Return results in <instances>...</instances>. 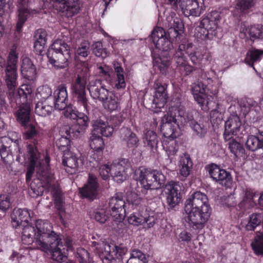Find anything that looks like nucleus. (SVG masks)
Returning a JSON list of instances; mask_svg holds the SVG:
<instances>
[{"label": "nucleus", "mask_w": 263, "mask_h": 263, "mask_svg": "<svg viewBox=\"0 0 263 263\" xmlns=\"http://www.w3.org/2000/svg\"><path fill=\"white\" fill-rule=\"evenodd\" d=\"M180 124L182 126L185 125L190 126L194 132V134L198 138H202L206 134L207 129L204 126L195 120L192 113L186 112L185 107L184 114L180 117Z\"/></svg>", "instance_id": "obj_22"}, {"label": "nucleus", "mask_w": 263, "mask_h": 263, "mask_svg": "<svg viewBox=\"0 0 263 263\" xmlns=\"http://www.w3.org/2000/svg\"><path fill=\"white\" fill-rule=\"evenodd\" d=\"M127 252V248L124 246H118L114 243L108 244L105 247L106 259L111 260L119 259Z\"/></svg>", "instance_id": "obj_34"}, {"label": "nucleus", "mask_w": 263, "mask_h": 263, "mask_svg": "<svg viewBox=\"0 0 263 263\" xmlns=\"http://www.w3.org/2000/svg\"><path fill=\"white\" fill-rule=\"evenodd\" d=\"M212 211L211 206L189 209L185 211L187 215L184 217V220L193 230H201L209 221Z\"/></svg>", "instance_id": "obj_11"}, {"label": "nucleus", "mask_w": 263, "mask_h": 263, "mask_svg": "<svg viewBox=\"0 0 263 263\" xmlns=\"http://www.w3.org/2000/svg\"><path fill=\"white\" fill-rule=\"evenodd\" d=\"M11 223L13 228L16 229L22 225L28 224L31 219L29 211L26 209H14L11 215Z\"/></svg>", "instance_id": "obj_33"}, {"label": "nucleus", "mask_w": 263, "mask_h": 263, "mask_svg": "<svg viewBox=\"0 0 263 263\" xmlns=\"http://www.w3.org/2000/svg\"><path fill=\"white\" fill-rule=\"evenodd\" d=\"M251 246L256 255L263 256V234L255 236Z\"/></svg>", "instance_id": "obj_56"}, {"label": "nucleus", "mask_w": 263, "mask_h": 263, "mask_svg": "<svg viewBox=\"0 0 263 263\" xmlns=\"http://www.w3.org/2000/svg\"><path fill=\"white\" fill-rule=\"evenodd\" d=\"M77 76L71 84L70 90L74 103L80 109L88 112L89 101L87 97L86 86L90 76L87 62H83L78 67Z\"/></svg>", "instance_id": "obj_5"}, {"label": "nucleus", "mask_w": 263, "mask_h": 263, "mask_svg": "<svg viewBox=\"0 0 263 263\" xmlns=\"http://www.w3.org/2000/svg\"><path fill=\"white\" fill-rule=\"evenodd\" d=\"M125 201L122 193H117L109 201L108 208L113 220L120 222L126 216Z\"/></svg>", "instance_id": "obj_14"}, {"label": "nucleus", "mask_w": 263, "mask_h": 263, "mask_svg": "<svg viewBox=\"0 0 263 263\" xmlns=\"http://www.w3.org/2000/svg\"><path fill=\"white\" fill-rule=\"evenodd\" d=\"M203 0H182L181 8L185 15L199 16L205 10Z\"/></svg>", "instance_id": "obj_24"}, {"label": "nucleus", "mask_w": 263, "mask_h": 263, "mask_svg": "<svg viewBox=\"0 0 263 263\" xmlns=\"http://www.w3.org/2000/svg\"><path fill=\"white\" fill-rule=\"evenodd\" d=\"M242 125L238 115H231L225 122L223 138L225 141L231 140L238 134Z\"/></svg>", "instance_id": "obj_26"}, {"label": "nucleus", "mask_w": 263, "mask_h": 263, "mask_svg": "<svg viewBox=\"0 0 263 263\" xmlns=\"http://www.w3.org/2000/svg\"><path fill=\"white\" fill-rule=\"evenodd\" d=\"M68 93L67 87L65 84L59 85L53 93V98L51 102L54 104L55 108L62 110H66L70 104L68 105Z\"/></svg>", "instance_id": "obj_27"}, {"label": "nucleus", "mask_w": 263, "mask_h": 263, "mask_svg": "<svg viewBox=\"0 0 263 263\" xmlns=\"http://www.w3.org/2000/svg\"><path fill=\"white\" fill-rule=\"evenodd\" d=\"M246 148L251 152L263 148V132L256 135H249L246 142Z\"/></svg>", "instance_id": "obj_37"}, {"label": "nucleus", "mask_w": 263, "mask_h": 263, "mask_svg": "<svg viewBox=\"0 0 263 263\" xmlns=\"http://www.w3.org/2000/svg\"><path fill=\"white\" fill-rule=\"evenodd\" d=\"M257 3V0H236V7L241 15H247L254 10Z\"/></svg>", "instance_id": "obj_41"}, {"label": "nucleus", "mask_w": 263, "mask_h": 263, "mask_svg": "<svg viewBox=\"0 0 263 263\" xmlns=\"http://www.w3.org/2000/svg\"><path fill=\"white\" fill-rule=\"evenodd\" d=\"M23 227L22 232V241L26 245L32 244L33 242L36 243V230L35 227H33L28 224L22 225Z\"/></svg>", "instance_id": "obj_38"}, {"label": "nucleus", "mask_w": 263, "mask_h": 263, "mask_svg": "<svg viewBox=\"0 0 263 263\" xmlns=\"http://www.w3.org/2000/svg\"><path fill=\"white\" fill-rule=\"evenodd\" d=\"M20 151L18 139L13 141L8 137L0 139V156L5 164L11 163L13 160V154H20Z\"/></svg>", "instance_id": "obj_13"}, {"label": "nucleus", "mask_w": 263, "mask_h": 263, "mask_svg": "<svg viewBox=\"0 0 263 263\" xmlns=\"http://www.w3.org/2000/svg\"><path fill=\"white\" fill-rule=\"evenodd\" d=\"M64 116L70 119L75 120L80 127L86 128L88 126L89 119L84 112L78 111L72 105H70L64 112Z\"/></svg>", "instance_id": "obj_32"}, {"label": "nucleus", "mask_w": 263, "mask_h": 263, "mask_svg": "<svg viewBox=\"0 0 263 263\" xmlns=\"http://www.w3.org/2000/svg\"><path fill=\"white\" fill-rule=\"evenodd\" d=\"M184 114V106L182 104L181 95H173L170 103L168 111L162 120L160 132L166 139L176 138L178 130L182 126L180 117Z\"/></svg>", "instance_id": "obj_4"}, {"label": "nucleus", "mask_w": 263, "mask_h": 263, "mask_svg": "<svg viewBox=\"0 0 263 263\" xmlns=\"http://www.w3.org/2000/svg\"><path fill=\"white\" fill-rule=\"evenodd\" d=\"M121 139L128 148H134L139 145V139L130 128L124 127L121 129Z\"/></svg>", "instance_id": "obj_36"}, {"label": "nucleus", "mask_w": 263, "mask_h": 263, "mask_svg": "<svg viewBox=\"0 0 263 263\" xmlns=\"http://www.w3.org/2000/svg\"><path fill=\"white\" fill-rule=\"evenodd\" d=\"M204 168L213 181L226 188L231 187L233 178L230 172L214 163L205 165Z\"/></svg>", "instance_id": "obj_12"}, {"label": "nucleus", "mask_w": 263, "mask_h": 263, "mask_svg": "<svg viewBox=\"0 0 263 263\" xmlns=\"http://www.w3.org/2000/svg\"><path fill=\"white\" fill-rule=\"evenodd\" d=\"M36 96L39 101H51L52 89L48 85L40 86L37 89Z\"/></svg>", "instance_id": "obj_54"}, {"label": "nucleus", "mask_w": 263, "mask_h": 263, "mask_svg": "<svg viewBox=\"0 0 263 263\" xmlns=\"http://www.w3.org/2000/svg\"><path fill=\"white\" fill-rule=\"evenodd\" d=\"M158 141V137L154 132L148 130L145 134V136L143 138L144 146L151 149V151L157 150Z\"/></svg>", "instance_id": "obj_47"}, {"label": "nucleus", "mask_w": 263, "mask_h": 263, "mask_svg": "<svg viewBox=\"0 0 263 263\" xmlns=\"http://www.w3.org/2000/svg\"><path fill=\"white\" fill-rule=\"evenodd\" d=\"M181 187L177 182H170L165 185L166 203L168 209H173L177 205L181 200Z\"/></svg>", "instance_id": "obj_23"}, {"label": "nucleus", "mask_w": 263, "mask_h": 263, "mask_svg": "<svg viewBox=\"0 0 263 263\" xmlns=\"http://www.w3.org/2000/svg\"><path fill=\"white\" fill-rule=\"evenodd\" d=\"M70 47L61 40L54 41L48 49L47 55L48 61L56 69L68 67L70 58Z\"/></svg>", "instance_id": "obj_8"}, {"label": "nucleus", "mask_w": 263, "mask_h": 263, "mask_svg": "<svg viewBox=\"0 0 263 263\" xmlns=\"http://www.w3.org/2000/svg\"><path fill=\"white\" fill-rule=\"evenodd\" d=\"M17 7L18 21L16 26V30L17 32H20L28 16L29 15L39 13L40 10L29 8V0H17Z\"/></svg>", "instance_id": "obj_18"}, {"label": "nucleus", "mask_w": 263, "mask_h": 263, "mask_svg": "<svg viewBox=\"0 0 263 263\" xmlns=\"http://www.w3.org/2000/svg\"><path fill=\"white\" fill-rule=\"evenodd\" d=\"M14 97L11 98L8 97V98L12 102L14 101L16 103H21L14 115L17 121L21 125L25 126L26 124L29 123L31 121V108L27 102L28 96L31 93V90L28 88V85H22L17 89V92L14 91Z\"/></svg>", "instance_id": "obj_9"}, {"label": "nucleus", "mask_w": 263, "mask_h": 263, "mask_svg": "<svg viewBox=\"0 0 263 263\" xmlns=\"http://www.w3.org/2000/svg\"><path fill=\"white\" fill-rule=\"evenodd\" d=\"M17 55L14 51L10 52L7 62L4 59L0 58V67L5 68V81L8 89V97L11 98L14 97V90L17 85Z\"/></svg>", "instance_id": "obj_10"}, {"label": "nucleus", "mask_w": 263, "mask_h": 263, "mask_svg": "<svg viewBox=\"0 0 263 263\" xmlns=\"http://www.w3.org/2000/svg\"><path fill=\"white\" fill-rule=\"evenodd\" d=\"M98 188L99 183L97 177L89 174L87 183L82 187L79 188V192L82 198L93 200L98 196Z\"/></svg>", "instance_id": "obj_25"}, {"label": "nucleus", "mask_w": 263, "mask_h": 263, "mask_svg": "<svg viewBox=\"0 0 263 263\" xmlns=\"http://www.w3.org/2000/svg\"><path fill=\"white\" fill-rule=\"evenodd\" d=\"M263 55V50L252 48L249 50L245 59V63L255 70L254 64L259 62Z\"/></svg>", "instance_id": "obj_42"}, {"label": "nucleus", "mask_w": 263, "mask_h": 263, "mask_svg": "<svg viewBox=\"0 0 263 263\" xmlns=\"http://www.w3.org/2000/svg\"><path fill=\"white\" fill-rule=\"evenodd\" d=\"M115 168L116 167L112 166L111 176L115 181L120 183L126 179L129 172Z\"/></svg>", "instance_id": "obj_62"}, {"label": "nucleus", "mask_w": 263, "mask_h": 263, "mask_svg": "<svg viewBox=\"0 0 263 263\" xmlns=\"http://www.w3.org/2000/svg\"><path fill=\"white\" fill-rule=\"evenodd\" d=\"M240 110L242 113L246 120H250V123H255L258 121L255 108L257 107V103L252 99L243 98L238 101Z\"/></svg>", "instance_id": "obj_19"}, {"label": "nucleus", "mask_w": 263, "mask_h": 263, "mask_svg": "<svg viewBox=\"0 0 263 263\" xmlns=\"http://www.w3.org/2000/svg\"><path fill=\"white\" fill-rule=\"evenodd\" d=\"M60 137L55 141L58 148L63 153L70 151L71 140L77 138L80 135V131L73 127L66 125L62 127L60 130Z\"/></svg>", "instance_id": "obj_15"}, {"label": "nucleus", "mask_w": 263, "mask_h": 263, "mask_svg": "<svg viewBox=\"0 0 263 263\" xmlns=\"http://www.w3.org/2000/svg\"><path fill=\"white\" fill-rule=\"evenodd\" d=\"M146 255L139 250L134 249L130 251V257L126 263H148Z\"/></svg>", "instance_id": "obj_53"}, {"label": "nucleus", "mask_w": 263, "mask_h": 263, "mask_svg": "<svg viewBox=\"0 0 263 263\" xmlns=\"http://www.w3.org/2000/svg\"><path fill=\"white\" fill-rule=\"evenodd\" d=\"M24 130L23 137L26 139L33 138L37 134L35 126L30 121L25 126H21Z\"/></svg>", "instance_id": "obj_57"}, {"label": "nucleus", "mask_w": 263, "mask_h": 263, "mask_svg": "<svg viewBox=\"0 0 263 263\" xmlns=\"http://www.w3.org/2000/svg\"><path fill=\"white\" fill-rule=\"evenodd\" d=\"M35 228L37 247L43 251L50 253L52 259L62 261L68 250L72 249L71 241L67 239L63 244L60 235L52 230V226L48 221L36 220Z\"/></svg>", "instance_id": "obj_2"}, {"label": "nucleus", "mask_w": 263, "mask_h": 263, "mask_svg": "<svg viewBox=\"0 0 263 263\" xmlns=\"http://www.w3.org/2000/svg\"><path fill=\"white\" fill-rule=\"evenodd\" d=\"M145 214L146 210H144L143 208L137 210L127 217V221L129 224L136 226L143 224Z\"/></svg>", "instance_id": "obj_46"}, {"label": "nucleus", "mask_w": 263, "mask_h": 263, "mask_svg": "<svg viewBox=\"0 0 263 263\" xmlns=\"http://www.w3.org/2000/svg\"><path fill=\"white\" fill-rule=\"evenodd\" d=\"M167 85L162 84L159 80H156L154 84L155 94L152 97L151 107L154 109L155 112H158L164 107L168 99V94L166 91Z\"/></svg>", "instance_id": "obj_16"}, {"label": "nucleus", "mask_w": 263, "mask_h": 263, "mask_svg": "<svg viewBox=\"0 0 263 263\" xmlns=\"http://www.w3.org/2000/svg\"><path fill=\"white\" fill-rule=\"evenodd\" d=\"M90 95L93 100L102 102L108 96L110 91L105 88L100 80H96L89 83L88 86Z\"/></svg>", "instance_id": "obj_29"}, {"label": "nucleus", "mask_w": 263, "mask_h": 263, "mask_svg": "<svg viewBox=\"0 0 263 263\" xmlns=\"http://www.w3.org/2000/svg\"><path fill=\"white\" fill-rule=\"evenodd\" d=\"M114 69L117 77L116 87L117 89L124 88L126 86V83L123 68L119 63H117L114 64Z\"/></svg>", "instance_id": "obj_52"}, {"label": "nucleus", "mask_w": 263, "mask_h": 263, "mask_svg": "<svg viewBox=\"0 0 263 263\" xmlns=\"http://www.w3.org/2000/svg\"><path fill=\"white\" fill-rule=\"evenodd\" d=\"M263 220V212H254L250 214L248 217V222L245 229L248 231H254L256 228L261 225Z\"/></svg>", "instance_id": "obj_43"}, {"label": "nucleus", "mask_w": 263, "mask_h": 263, "mask_svg": "<svg viewBox=\"0 0 263 263\" xmlns=\"http://www.w3.org/2000/svg\"><path fill=\"white\" fill-rule=\"evenodd\" d=\"M221 15L220 12L215 10L203 17L195 29V36L201 40H213L217 35Z\"/></svg>", "instance_id": "obj_7"}, {"label": "nucleus", "mask_w": 263, "mask_h": 263, "mask_svg": "<svg viewBox=\"0 0 263 263\" xmlns=\"http://www.w3.org/2000/svg\"><path fill=\"white\" fill-rule=\"evenodd\" d=\"M53 198L55 207L57 209L59 215L62 217L65 213L64 206V202L61 194L60 192L57 190L53 191Z\"/></svg>", "instance_id": "obj_55"}, {"label": "nucleus", "mask_w": 263, "mask_h": 263, "mask_svg": "<svg viewBox=\"0 0 263 263\" xmlns=\"http://www.w3.org/2000/svg\"><path fill=\"white\" fill-rule=\"evenodd\" d=\"M186 55H184L180 51H175L172 60L177 64L175 70L176 74H179L180 77H185L191 75L195 70L194 67L190 65L186 61Z\"/></svg>", "instance_id": "obj_20"}, {"label": "nucleus", "mask_w": 263, "mask_h": 263, "mask_svg": "<svg viewBox=\"0 0 263 263\" xmlns=\"http://www.w3.org/2000/svg\"><path fill=\"white\" fill-rule=\"evenodd\" d=\"M47 1L48 0H46ZM54 9L67 17L77 14L80 9V0H50Z\"/></svg>", "instance_id": "obj_17"}, {"label": "nucleus", "mask_w": 263, "mask_h": 263, "mask_svg": "<svg viewBox=\"0 0 263 263\" xmlns=\"http://www.w3.org/2000/svg\"><path fill=\"white\" fill-rule=\"evenodd\" d=\"M175 138L166 139L162 142V145L166 151L170 153L175 154L178 151V144Z\"/></svg>", "instance_id": "obj_61"}, {"label": "nucleus", "mask_w": 263, "mask_h": 263, "mask_svg": "<svg viewBox=\"0 0 263 263\" xmlns=\"http://www.w3.org/2000/svg\"><path fill=\"white\" fill-rule=\"evenodd\" d=\"M76 256L80 263H89V254L85 249H78Z\"/></svg>", "instance_id": "obj_64"}, {"label": "nucleus", "mask_w": 263, "mask_h": 263, "mask_svg": "<svg viewBox=\"0 0 263 263\" xmlns=\"http://www.w3.org/2000/svg\"><path fill=\"white\" fill-rule=\"evenodd\" d=\"M79 159L70 151L63 153L62 163L63 165L72 170H76L79 166Z\"/></svg>", "instance_id": "obj_48"}, {"label": "nucleus", "mask_w": 263, "mask_h": 263, "mask_svg": "<svg viewBox=\"0 0 263 263\" xmlns=\"http://www.w3.org/2000/svg\"><path fill=\"white\" fill-rule=\"evenodd\" d=\"M135 175L139 183L138 192L148 199L155 197L149 196L148 193L152 194L155 190L162 187L165 183V176L157 170L141 166L136 170Z\"/></svg>", "instance_id": "obj_6"}, {"label": "nucleus", "mask_w": 263, "mask_h": 263, "mask_svg": "<svg viewBox=\"0 0 263 263\" xmlns=\"http://www.w3.org/2000/svg\"><path fill=\"white\" fill-rule=\"evenodd\" d=\"M228 143V148L231 153H232L235 157H243L245 154V148L243 145L235 139L232 138Z\"/></svg>", "instance_id": "obj_51"}, {"label": "nucleus", "mask_w": 263, "mask_h": 263, "mask_svg": "<svg viewBox=\"0 0 263 263\" xmlns=\"http://www.w3.org/2000/svg\"><path fill=\"white\" fill-rule=\"evenodd\" d=\"M112 166L116 167V169L128 171L129 174L132 171V164L128 159L121 158L118 162H114Z\"/></svg>", "instance_id": "obj_59"}, {"label": "nucleus", "mask_w": 263, "mask_h": 263, "mask_svg": "<svg viewBox=\"0 0 263 263\" xmlns=\"http://www.w3.org/2000/svg\"><path fill=\"white\" fill-rule=\"evenodd\" d=\"M10 198L8 194H0V210L6 212L11 206Z\"/></svg>", "instance_id": "obj_63"}, {"label": "nucleus", "mask_w": 263, "mask_h": 263, "mask_svg": "<svg viewBox=\"0 0 263 263\" xmlns=\"http://www.w3.org/2000/svg\"><path fill=\"white\" fill-rule=\"evenodd\" d=\"M112 166L116 167V169L128 171L129 174L132 171V164L128 159L121 158L118 162H114Z\"/></svg>", "instance_id": "obj_58"}, {"label": "nucleus", "mask_w": 263, "mask_h": 263, "mask_svg": "<svg viewBox=\"0 0 263 263\" xmlns=\"http://www.w3.org/2000/svg\"><path fill=\"white\" fill-rule=\"evenodd\" d=\"M180 124L182 126L185 125L190 126L194 132V134L198 138H202L206 134L207 129L204 126L195 120L192 113L186 112L185 107L184 114L180 117Z\"/></svg>", "instance_id": "obj_21"}, {"label": "nucleus", "mask_w": 263, "mask_h": 263, "mask_svg": "<svg viewBox=\"0 0 263 263\" xmlns=\"http://www.w3.org/2000/svg\"><path fill=\"white\" fill-rule=\"evenodd\" d=\"M22 72L27 79L32 78L36 74L35 66L29 59L26 58L23 60Z\"/></svg>", "instance_id": "obj_49"}, {"label": "nucleus", "mask_w": 263, "mask_h": 263, "mask_svg": "<svg viewBox=\"0 0 263 263\" xmlns=\"http://www.w3.org/2000/svg\"><path fill=\"white\" fill-rule=\"evenodd\" d=\"M44 184L41 181H36L34 179L33 181L30 183V188L29 190V194L32 198H37L39 196H41L43 193V187L46 186L49 187L50 185Z\"/></svg>", "instance_id": "obj_50"}, {"label": "nucleus", "mask_w": 263, "mask_h": 263, "mask_svg": "<svg viewBox=\"0 0 263 263\" xmlns=\"http://www.w3.org/2000/svg\"><path fill=\"white\" fill-rule=\"evenodd\" d=\"M193 164L192 160L189 154H185L181 156L179 163L180 176L184 178L188 177L192 169Z\"/></svg>", "instance_id": "obj_39"}, {"label": "nucleus", "mask_w": 263, "mask_h": 263, "mask_svg": "<svg viewBox=\"0 0 263 263\" xmlns=\"http://www.w3.org/2000/svg\"><path fill=\"white\" fill-rule=\"evenodd\" d=\"M101 102L104 108L110 112L116 110L119 106L118 97L111 91L106 97V99Z\"/></svg>", "instance_id": "obj_44"}, {"label": "nucleus", "mask_w": 263, "mask_h": 263, "mask_svg": "<svg viewBox=\"0 0 263 263\" xmlns=\"http://www.w3.org/2000/svg\"><path fill=\"white\" fill-rule=\"evenodd\" d=\"M258 196V194L254 190L247 188L245 191V195L242 200L238 205L240 209L245 210L246 208L256 204V200L255 198Z\"/></svg>", "instance_id": "obj_40"}, {"label": "nucleus", "mask_w": 263, "mask_h": 263, "mask_svg": "<svg viewBox=\"0 0 263 263\" xmlns=\"http://www.w3.org/2000/svg\"><path fill=\"white\" fill-rule=\"evenodd\" d=\"M92 126L94 132H97L101 136L108 137L112 135L114 131V127L109 125L106 120L98 119L96 120H93Z\"/></svg>", "instance_id": "obj_35"}, {"label": "nucleus", "mask_w": 263, "mask_h": 263, "mask_svg": "<svg viewBox=\"0 0 263 263\" xmlns=\"http://www.w3.org/2000/svg\"><path fill=\"white\" fill-rule=\"evenodd\" d=\"M25 159L28 163L27 172L26 173V181L30 183L36 168L37 179L36 181H41L44 184L48 185L53 180V175L51 172L48 164L45 165L44 160L41 158L35 143L27 145V153Z\"/></svg>", "instance_id": "obj_3"}, {"label": "nucleus", "mask_w": 263, "mask_h": 263, "mask_svg": "<svg viewBox=\"0 0 263 263\" xmlns=\"http://www.w3.org/2000/svg\"><path fill=\"white\" fill-rule=\"evenodd\" d=\"M203 206H211L207 196L200 192H196L186 200L184 211L193 208H200Z\"/></svg>", "instance_id": "obj_28"}, {"label": "nucleus", "mask_w": 263, "mask_h": 263, "mask_svg": "<svg viewBox=\"0 0 263 263\" xmlns=\"http://www.w3.org/2000/svg\"><path fill=\"white\" fill-rule=\"evenodd\" d=\"M182 43L175 51L180 50L184 55L187 54L195 65H199L202 59V55L199 52H193V44L189 42L186 37L182 40Z\"/></svg>", "instance_id": "obj_31"}, {"label": "nucleus", "mask_w": 263, "mask_h": 263, "mask_svg": "<svg viewBox=\"0 0 263 263\" xmlns=\"http://www.w3.org/2000/svg\"><path fill=\"white\" fill-rule=\"evenodd\" d=\"M248 34L253 39H263V26L256 25L251 26L248 30Z\"/></svg>", "instance_id": "obj_60"}, {"label": "nucleus", "mask_w": 263, "mask_h": 263, "mask_svg": "<svg viewBox=\"0 0 263 263\" xmlns=\"http://www.w3.org/2000/svg\"><path fill=\"white\" fill-rule=\"evenodd\" d=\"M89 145L95 153L93 155V159L97 162L102 158L103 150L104 148V142L102 136L97 132H94L93 129L90 138Z\"/></svg>", "instance_id": "obj_30"}, {"label": "nucleus", "mask_w": 263, "mask_h": 263, "mask_svg": "<svg viewBox=\"0 0 263 263\" xmlns=\"http://www.w3.org/2000/svg\"><path fill=\"white\" fill-rule=\"evenodd\" d=\"M184 24L182 20L175 17L173 22L170 21L167 33L160 27H155L151 34V39L156 48L164 52L163 54L154 57V67L160 70L162 74H165L170 65V57L167 52L171 48L179 47L182 40L185 39Z\"/></svg>", "instance_id": "obj_1"}, {"label": "nucleus", "mask_w": 263, "mask_h": 263, "mask_svg": "<svg viewBox=\"0 0 263 263\" xmlns=\"http://www.w3.org/2000/svg\"><path fill=\"white\" fill-rule=\"evenodd\" d=\"M53 105L51 101H39L35 105V112L42 117L49 116L53 110Z\"/></svg>", "instance_id": "obj_45"}]
</instances>
